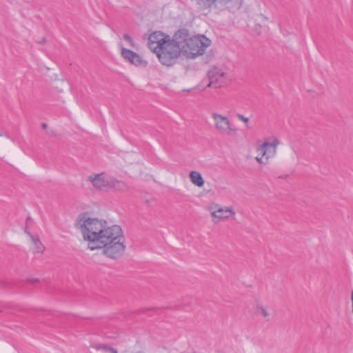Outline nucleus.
<instances>
[{"label":"nucleus","mask_w":353,"mask_h":353,"mask_svg":"<svg viewBox=\"0 0 353 353\" xmlns=\"http://www.w3.org/2000/svg\"><path fill=\"white\" fill-rule=\"evenodd\" d=\"M94 238L88 242L91 250L103 249V253L109 258L120 257L125 251L124 236L121 228L117 225L105 224L100 228Z\"/></svg>","instance_id":"nucleus-1"},{"label":"nucleus","mask_w":353,"mask_h":353,"mask_svg":"<svg viewBox=\"0 0 353 353\" xmlns=\"http://www.w3.org/2000/svg\"><path fill=\"white\" fill-rule=\"evenodd\" d=\"M173 41L174 50L177 51L176 60L181 53L191 59L202 55L211 44V41L205 36L190 37L188 31L185 29L179 30L174 34Z\"/></svg>","instance_id":"nucleus-2"},{"label":"nucleus","mask_w":353,"mask_h":353,"mask_svg":"<svg viewBox=\"0 0 353 353\" xmlns=\"http://www.w3.org/2000/svg\"><path fill=\"white\" fill-rule=\"evenodd\" d=\"M149 48L157 54L159 61L165 65L170 66L176 63L177 51L174 50V42L170 36L161 32H154L148 37Z\"/></svg>","instance_id":"nucleus-3"},{"label":"nucleus","mask_w":353,"mask_h":353,"mask_svg":"<svg viewBox=\"0 0 353 353\" xmlns=\"http://www.w3.org/2000/svg\"><path fill=\"white\" fill-rule=\"evenodd\" d=\"M105 224V221L90 217L86 213L79 214L76 221V227L82 233L83 239L89 242L96 236L97 231Z\"/></svg>","instance_id":"nucleus-4"},{"label":"nucleus","mask_w":353,"mask_h":353,"mask_svg":"<svg viewBox=\"0 0 353 353\" xmlns=\"http://www.w3.org/2000/svg\"><path fill=\"white\" fill-rule=\"evenodd\" d=\"M212 118L214 121V128L220 134L232 137L237 133V128L231 122L229 118L225 115L213 112Z\"/></svg>","instance_id":"nucleus-5"},{"label":"nucleus","mask_w":353,"mask_h":353,"mask_svg":"<svg viewBox=\"0 0 353 353\" xmlns=\"http://www.w3.org/2000/svg\"><path fill=\"white\" fill-rule=\"evenodd\" d=\"M209 83L208 87L219 88L227 85L230 79L228 73L219 68H213L208 72Z\"/></svg>","instance_id":"nucleus-6"},{"label":"nucleus","mask_w":353,"mask_h":353,"mask_svg":"<svg viewBox=\"0 0 353 353\" xmlns=\"http://www.w3.org/2000/svg\"><path fill=\"white\" fill-rule=\"evenodd\" d=\"M279 143L280 142L277 138H270L268 141H265L261 146L257 148L256 152L262 154V156H265V159L268 161L276 154Z\"/></svg>","instance_id":"nucleus-7"},{"label":"nucleus","mask_w":353,"mask_h":353,"mask_svg":"<svg viewBox=\"0 0 353 353\" xmlns=\"http://www.w3.org/2000/svg\"><path fill=\"white\" fill-rule=\"evenodd\" d=\"M89 180L95 188L99 190L108 189L111 187V177L103 173L90 176Z\"/></svg>","instance_id":"nucleus-8"},{"label":"nucleus","mask_w":353,"mask_h":353,"mask_svg":"<svg viewBox=\"0 0 353 353\" xmlns=\"http://www.w3.org/2000/svg\"><path fill=\"white\" fill-rule=\"evenodd\" d=\"M121 55L124 59L136 66H145L147 65V61L143 60L139 54L130 50L121 48Z\"/></svg>","instance_id":"nucleus-9"},{"label":"nucleus","mask_w":353,"mask_h":353,"mask_svg":"<svg viewBox=\"0 0 353 353\" xmlns=\"http://www.w3.org/2000/svg\"><path fill=\"white\" fill-rule=\"evenodd\" d=\"M235 212L231 207L219 208L211 212V216L219 220L228 219L231 216H234Z\"/></svg>","instance_id":"nucleus-10"},{"label":"nucleus","mask_w":353,"mask_h":353,"mask_svg":"<svg viewBox=\"0 0 353 353\" xmlns=\"http://www.w3.org/2000/svg\"><path fill=\"white\" fill-rule=\"evenodd\" d=\"M232 0H197V3L202 10H210L212 8H216L217 2L227 3Z\"/></svg>","instance_id":"nucleus-11"},{"label":"nucleus","mask_w":353,"mask_h":353,"mask_svg":"<svg viewBox=\"0 0 353 353\" xmlns=\"http://www.w3.org/2000/svg\"><path fill=\"white\" fill-rule=\"evenodd\" d=\"M190 178L191 182L198 186L203 187L204 185V179L200 172L197 171H192L190 173Z\"/></svg>","instance_id":"nucleus-12"},{"label":"nucleus","mask_w":353,"mask_h":353,"mask_svg":"<svg viewBox=\"0 0 353 353\" xmlns=\"http://www.w3.org/2000/svg\"><path fill=\"white\" fill-rule=\"evenodd\" d=\"M26 232L30 236V238L32 241V243L34 245L36 252L43 253L45 250V248L42 245L39 237L37 236L32 235L30 232H28L27 231H26Z\"/></svg>","instance_id":"nucleus-13"},{"label":"nucleus","mask_w":353,"mask_h":353,"mask_svg":"<svg viewBox=\"0 0 353 353\" xmlns=\"http://www.w3.org/2000/svg\"><path fill=\"white\" fill-rule=\"evenodd\" d=\"M115 189L117 191L125 192L128 190V185L121 181H117L111 177V187Z\"/></svg>","instance_id":"nucleus-14"},{"label":"nucleus","mask_w":353,"mask_h":353,"mask_svg":"<svg viewBox=\"0 0 353 353\" xmlns=\"http://www.w3.org/2000/svg\"><path fill=\"white\" fill-rule=\"evenodd\" d=\"M256 311L259 314H261L267 321H270V314L265 307L262 305H258L256 307Z\"/></svg>","instance_id":"nucleus-15"},{"label":"nucleus","mask_w":353,"mask_h":353,"mask_svg":"<svg viewBox=\"0 0 353 353\" xmlns=\"http://www.w3.org/2000/svg\"><path fill=\"white\" fill-rule=\"evenodd\" d=\"M97 350L101 352V353H117V350L108 345H99Z\"/></svg>","instance_id":"nucleus-16"},{"label":"nucleus","mask_w":353,"mask_h":353,"mask_svg":"<svg viewBox=\"0 0 353 353\" xmlns=\"http://www.w3.org/2000/svg\"><path fill=\"white\" fill-rule=\"evenodd\" d=\"M123 37L125 41L128 42L130 46H131L132 47H134V42L132 37L128 34H124Z\"/></svg>","instance_id":"nucleus-17"},{"label":"nucleus","mask_w":353,"mask_h":353,"mask_svg":"<svg viewBox=\"0 0 353 353\" xmlns=\"http://www.w3.org/2000/svg\"><path fill=\"white\" fill-rule=\"evenodd\" d=\"M255 159L256 161L260 164H265L268 162L267 160L266 161H264V159H265V156H262V154H259V153H258Z\"/></svg>","instance_id":"nucleus-18"},{"label":"nucleus","mask_w":353,"mask_h":353,"mask_svg":"<svg viewBox=\"0 0 353 353\" xmlns=\"http://www.w3.org/2000/svg\"><path fill=\"white\" fill-rule=\"evenodd\" d=\"M236 117L240 120L244 122L245 123H248L249 122V118L245 117L241 114H237Z\"/></svg>","instance_id":"nucleus-19"},{"label":"nucleus","mask_w":353,"mask_h":353,"mask_svg":"<svg viewBox=\"0 0 353 353\" xmlns=\"http://www.w3.org/2000/svg\"><path fill=\"white\" fill-rule=\"evenodd\" d=\"M0 285L6 289H10L11 285L6 281H0Z\"/></svg>","instance_id":"nucleus-20"},{"label":"nucleus","mask_w":353,"mask_h":353,"mask_svg":"<svg viewBox=\"0 0 353 353\" xmlns=\"http://www.w3.org/2000/svg\"><path fill=\"white\" fill-rule=\"evenodd\" d=\"M42 128H43V129H46V128H47V124H46V123H43V124H42Z\"/></svg>","instance_id":"nucleus-21"},{"label":"nucleus","mask_w":353,"mask_h":353,"mask_svg":"<svg viewBox=\"0 0 353 353\" xmlns=\"http://www.w3.org/2000/svg\"><path fill=\"white\" fill-rule=\"evenodd\" d=\"M2 136V134L0 133V137Z\"/></svg>","instance_id":"nucleus-22"},{"label":"nucleus","mask_w":353,"mask_h":353,"mask_svg":"<svg viewBox=\"0 0 353 353\" xmlns=\"http://www.w3.org/2000/svg\"><path fill=\"white\" fill-rule=\"evenodd\" d=\"M1 312V310H0V312Z\"/></svg>","instance_id":"nucleus-23"}]
</instances>
